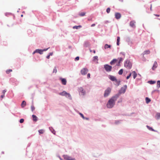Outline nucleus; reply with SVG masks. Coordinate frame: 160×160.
I'll list each match as a JSON object with an SVG mask.
<instances>
[{
  "mask_svg": "<svg viewBox=\"0 0 160 160\" xmlns=\"http://www.w3.org/2000/svg\"><path fill=\"white\" fill-rule=\"evenodd\" d=\"M119 96V94H117L115 95L110 98L107 104V107L108 108H111L115 105V101Z\"/></svg>",
  "mask_w": 160,
  "mask_h": 160,
  "instance_id": "1",
  "label": "nucleus"
},
{
  "mask_svg": "<svg viewBox=\"0 0 160 160\" xmlns=\"http://www.w3.org/2000/svg\"><path fill=\"white\" fill-rule=\"evenodd\" d=\"M111 88H107V89L105 91L104 93V97H108L110 94L111 91Z\"/></svg>",
  "mask_w": 160,
  "mask_h": 160,
  "instance_id": "2",
  "label": "nucleus"
},
{
  "mask_svg": "<svg viewBox=\"0 0 160 160\" xmlns=\"http://www.w3.org/2000/svg\"><path fill=\"white\" fill-rule=\"evenodd\" d=\"M124 66L128 69H130L132 67L131 63L129 60H127L124 63Z\"/></svg>",
  "mask_w": 160,
  "mask_h": 160,
  "instance_id": "3",
  "label": "nucleus"
},
{
  "mask_svg": "<svg viewBox=\"0 0 160 160\" xmlns=\"http://www.w3.org/2000/svg\"><path fill=\"white\" fill-rule=\"evenodd\" d=\"M104 67L106 71L108 72H110L112 69V67L108 64L104 65Z\"/></svg>",
  "mask_w": 160,
  "mask_h": 160,
  "instance_id": "4",
  "label": "nucleus"
},
{
  "mask_svg": "<svg viewBox=\"0 0 160 160\" xmlns=\"http://www.w3.org/2000/svg\"><path fill=\"white\" fill-rule=\"evenodd\" d=\"M109 78L112 81H116V82H117L118 85H119L120 83V82L117 81L116 78L115 77L112 76H110Z\"/></svg>",
  "mask_w": 160,
  "mask_h": 160,
  "instance_id": "5",
  "label": "nucleus"
},
{
  "mask_svg": "<svg viewBox=\"0 0 160 160\" xmlns=\"http://www.w3.org/2000/svg\"><path fill=\"white\" fill-rule=\"evenodd\" d=\"M127 86L126 85L124 86L123 87H122L120 90L118 94H119V95L122 93H124L126 90L127 88Z\"/></svg>",
  "mask_w": 160,
  "mask_h": 160,
  "instance_id": "6",
  "label": "nucleus"
},
{
  "mask_svg": "<svg viewBox=\"0 0 160 160\" xmlns=\"http://www.w3.org/2000/svg\"><path fill=\"white\" fill-rule=\"evenodd\" d=\"M78 91L79 92V94L80 95H83L85 94V92L83 90V88L80 87L78 89Z\"/></svg>",
  "mask_w": 160,
  "mask_h": 160,
  "instance_id": "7",
  "label": "nucleus"
},
{
  "mask_svg": "<svg viewBox=\"0 0 160 160\" xmlns=\"http://www.w3.org/2000/svg\"><path fill=\"white\" fill-rule=\"evenodd\" d=\"M88 72V69L85 68H83L81 71V73L82 75H85L87 74Z\"/></svg>",
  "mask_w": 160,
  "mask_h": 160,
  "instance_id": "8",
  "label": "nucleus"
},
{
  "mask_svg": "<svg viewBox=\"0 0 160 160\" xmlns=\"http://www.w3.org/2000/svg\"><path fill=\"white\" fill-rule=\"evenodd\" d=\"M64 158L66 160H75V159L67 155L64 156Z\"/></svg>",
  "mask_w": 160,
  "mask_h": 160,
  "instance_id": "9",
  "label": "nucleus"
},
{
  "mask_svg": "<svg viewBox=\"0 0 160 160\" xmlns=\"http://www.w3.org/2000/svg\"><path fill=\"white\" fill-rule=\"evenodd\" d=\"M48 49L47 48V49H44L43 50H42V49H37L36 50V51L39 54H42V52L43 51H46Z\"/></svg>",
  "mask_w": 160,
  "mask_h": 160,
  "instance_id": "10",
  "label": "nucleus"
},
{
  "mask_svg": "<svg viewBox=\"0 0 160 160\" xmlns=\"http://www.w3.org/2000/svg\"><path fill=\"white\" fill-rule=\"evenodd\" d=\"M158 66V65L157 62L156 61H155L152 68V70H155L156 68Z\"/></svg>",
  "mask_w": 160,
  "mask_h": 160,
  "instance_id": "11",
  "label": "nucleus"
},
{
  "mask_svg": "<svg viewBox=\"0 0 160 160\" xmlns=\"http://www.w3.org/2000/svg\"><path fill=\"white\" fill-rule=\"evenodd\" d=\"M121 16V14L119 13L116 12L115 13V17L117 19H120Z\"/></svg>",
  "mask_w": 160,
  "mask_h": 160,
  "instance_id": "12",
  "label": "nucleus"
},
{
  "mask_svg": "<svg viewBox=\"0 0 160 160\" xmlns=\"http://www.w3.org/2000/svg\"><path fill=\"white\" fill-rule=\"evenodd\" d=\"M136 22L134 21H132L130 22V25L131 27L134 28L135 27V23Z\"/></svg>",
  "mask_w": 160,
  "mask_h": 160,
  "instance_id": "13",
  "label": "nucleus"
},
{
  "mask_svg": "<svg viewBox=\"0 0 160 160\" xmlns=\"http://www.w3.org/2000/svg\"><path fill=\"white\" fill-rule=\"evenodd\" d=\"M60 80L61 81L62 84L63 85H66L67 83V80L65 78H61Z\"/></svg>",
  "mask_w": 160,
  "mask_h": 160,
  "instance_id": "14",
  "label": "nucleus"
},
{
  "mask_svg": "<svg viewBox=\"0 0 160 160\" xmlns=\"http://www.w3.org/2000/svg\"><path fill=\"white\" fill-rule=\"evenodd\" d=\"M118 61V60L116 59H113L110 62V64L112 65L114 64L116 62Z\"/></svg>",
  "mask_w": 160,
  "mask_h": 160,
  "instance_id": "15",
  "label": "nucleus"
},
{
  "mask_svg": "<svg viewBox=\"0 0 160 160\" xmlns=\"http://www.w3.org/2000/svg\"><path fill=\"white\" fill-rule=\"evenodd\" d=\"M67 94V92L65 91H63L62 92L59 93V94L62 96H66Z\"/></svg>",
  "mask_w": 160,
  "mask_h": 160,
  "instance_id": "16",
  "label": "nucleus"
},
{
  "mask_svg": "<svg viewBox=\"0 0 160 160\" xmlns=\"http://www.w3.org/2000/svg\"><path fill=\"white\" fill-rule=\"evenodd\" d=\"M132 76H133V78L134 79L137 76V74L136 73L135 71H133L132 72Z\"/></svg>",
  "mask_w": 160,
  "mask_h": 160,
  "instance_id": "17",
  "label": "nucleus"
},
{
  "mask_svg": "<svg viewBox=\"0 0 160 160\" xmlns=\"http://www.w3.org/2000/svg\"><path fill=\"white\" fill-rule=\"evenodd\" d=\"M26 105V102L25 101H23L22 102L21 104V106L22 108H24Z\"/></svg>",
  "mask_w": 160,
  "mask_h": 160,
  "instance_id": "18",
  "label": "nucleus"
},
{
  "mask_svg": "<svg viewBox=\"0 0 160 160\" xmlns=\"http://www.w3.org/2000/svg\"><path fill=\"white\" fill-rule=\"evenodd\" d=\"M33 120L34 121L36 122L37 120V117L35 115H32Z\"/></svg>",
  "mask_w": 160,
  "mask_h": 160,
  "instance_id": "19",
  "label": "nucleus"
},
{
  "mask_svg": "<svg viewBox=\"0 0 160 160\" xmlns=\"http://www.w3.org/2000/svg\"><path fill=\"white\" fill-rule=\"evenodd\" d=\"M82 27V26L81 25L79 26H75L73 27V29H78L79 28H80Z\"/></svg>",
  "mask_w": 160,
  "mask_h": 160,
  "instance_id": "20",
  "label": "nucleus"
},
{
  "mask_svg": "<svg viewBox=\"0 0 160 160\" xmlns=\"http://www.w3.org/2000/svg\"><path fill=\"white\" fill-rule=\"evenodd\" d=\"M120 40V37H118L117 39V44L118 46L119 45Z\"/></svg>",
  "mask_w": 160,
  "mask_h": 160,
  "instance_id": "21",
  "label": "nucleus"
},
{
  "mask_svg": "<svg viewBox=\"0 0 160 160\" xmlns=\"http://www.w3.org/2000/svg\"><path fill=\"white\" fill-rule=\"evenodd\" d=\"M156 117L157 119H159L160 118V113H157L156 115Z\"/></svg>",
  "mask_w": 160,
  "mask_h": 160,
  "instance_id": "22",
  "label": "nucleus"
},
{
  "mask_svg": "<svg viewBox=\"0 0 160 160\" xmlns=\"http://www.w3.org/2000/svg\"><path fill=\"white\" fill-rule=\"evenodd\" d=\"M146 102L147 103H149L150 101L151 100L148 98L146 97L145 98Z\"/></svg>",
  "mask_w": 160,
  "mask_h": 160,
  "instance_id": "23",
  "label": "nucleus"
},
{
  "mask_svg": "<svg viewBox=\"0 0 160 160\" xmlns=\"http://www.w3.org/2000/svg\"><path fill=\"white\" fill-rule=\"evenodd\" d=\"M111 46L110 45H108V44H105L104 46V48L106 49L108 48H111Z\"/></svg>",
  "mask_w": 160,
  "mask_h": 160,
  "instance_id": "24",
  "label": "nucleus"
},
{
  "mask_svg": "<svg viewBox=\"0 0 160 160\" xmlns=\"http://www.w3.org/2000/svg\"><path fill=\"white\" fill-rule=\"evenodd\" d=\"M150 53V51L149 50H147L144 51L143 52V54H149Z\"/></svg>",
  "mask_w": 160,
  "mask_h": 160,
  "instance_id": "25",
  "label": "nucleus"
},
{
  "mask_svg": "<svg viewBox=\"0 0 160 160\" xmlns=\"http://www.w3.org/2000/svg\"><path fill=\"white\" fill-rule=\"evenodd\" d=\"M93 60L94 61H96L98 60V57L97 56H94L93 57Z\"/></svg>",
  "mask_w": 160,
  "mask_h": 160,
  "instance_id": "26",
  "label": "nucleus"
},
{
  "mask_svg": "<svg viewBox=\"0 0 160 160\" xmlns=\"http://www.w3.org/2000/svg\"><path fill=\"white\" fill-rule=\"evenodd\" d=\"M157 87L159 88L160 87V81H158L157 82Z\"/></svg>",
  "mask_w": 160,
  "mask_h": 160,
  "instance_id": "27",
  "label": "nucleus"
},
{
  "mask_svg": "<svg viewBox=\"0 0 160 160\" xmlns=\"http://www.w3.org/2000/svg\"><path fill=\"white\" fill-rule=\"evenodd\" d=\"M123 72V69H121L119 70L118 73L119 74V75H122V74Z\"/></svg>",
  "mask_w": 160,
  "mask_h": 160,
  "instance_id": "28",
  "label": "nucleus"
},
{
  "mask_svg": "<svg viewBox=\"0 0 160 160\" xmlns=\"http://www.w3.org/2000/svg\"><path fill=\"white\" fill-rule=\"evenodd\" d=\"M85 14V12H82L79 14V15L81 16H84Z\"/></svg>",
  "mask_w": 160,
  "mask_h": 160,
  "instance_id": "29",
  "label": "nucleus"
},
{
  "mask_svg": "<svg viewBox=\"0 0 160 160\" xmlns=\"http://www.w3.org/2000/svg\"><path fill=\"white\" fill-rule=\"evenodd\" d=\"M31 110L32 112H33V111L35 109V108L33 105L31 106Z\"/></svg>",
  "mask_w": 160,
  "mask_h": 160,
  "instance_id": "30",
  "label": "nucleus"
},
{
  "mask_svg": "<svg viewBox=\"0 0 160 160\" xmlns=\"http://www.w3.org/2000/svg\"><path fill=\"white\" fill-rule=\"evenodd\" d=\"M67 97H68V98H69L70 99L71 98V96L69 93H67V94L66 95V96Z\"/></svg>",
  "mask_w": 160,
  "mask_h": 160,
  "instance_id": "31",
  "label": "nucleus"
},
{
  "mask_svg": "<svg viewBox=\"0 0 160 160\" xmlns=\"http://www.w3.org/2000/svg\"><path fill=\"white\" fill-rule=\"evenodd\" d=\"M149 83L150 84H153L155 83L156 82L155 81H150L149 82Z\"/></svg>",
  "mask_w": 160,
  "mask_h": 160,
  "instance_id": "32",
  "label": "nucleus"
},
{
  "mask_svg": "<svg viewBox=\"0 0 160 160\" xmlns=\"http://www.w3.org/2000/svg\"><path fill=\"white\" fill-rule=\"evenodd\" d=\"M111 9L109 8H107L106 12L107 13H108L110 12Z\"/></svg>",
  "mask_w": 160,
  "mask_h": 160,
  "instance_id": "33",
  "label": "nucleus"
},
{
  "mask_svg": "<svg viewBox=\"0 0 160 160\" xmlns=\"http://www.w3.org/2000/svg\"><path fill=\"white\" fill-rule=\"evenodd\" d=\"M12 71V70L10 69L7 70L6 71V72L8 74V73H9L10 72H11Z\"/></svg>",
  "mask_w": 160,
  "mask_h": 160,
  "instance_id": "34",
  "label": "nucleus"
},
{
  "mask_svg": "<svg viewBox=\"0 0 160 160\" xmlns=\"http://www.w3.org/2000/svg\"><path fill=\"white\" fill-rule=\"evenodd\" d=\"M38 132L40 134H42L44 132V131L42 129H41L38 130Z\"/></svg>",
  "mask_w": 160,
  "mask_h": 160,
  "instance_id": "35",
  "label": "nucleus"
},
{
  "mask_svg": "<svg viewBox=\"0 0 160 160\" xmlns=\"http://www.w3.org/2000/svg\"><path fill=\"white\" fill-rule=\"evenodd\" d=\"M57 72V69L56 67H55L53 70V72L56 73Z\"/></svg>",
  "mask_w": 160,
  "mask_h": 160,
  "instance_id": "36",
  "label": "nucleus"
},
{
  "mask_svg": "<svg viewBox=\"0 0 160 160\" xmlns=\"http://www.w3.org/2000/svg\"><path fill=\"white\" fill-rule=\"evenodd\" d=\"M131 74H132V73H130L129 75L128 76H127V78H126L127 79H128L130 77H131Z\"/></svg>",
  "mask_w": 160,
  "mask_h": 160,
  "instance_id": "37",
  "label": "nucleus"
},
{
  "mask_svg": "<svg viewBox=\"0 0 160 160\" xmlns=\"http://www.w3.org/2000/svg\"><path fill=\"white\" fill-rule=\"evenodd\" d=\"M24 120L23 119H21L20 120V122L21 123H22L24 122Z\"/></svg>",
  "mask_w": 160,
  "mask_h": 160,
  "instance_id": "38",
  "label": "nucleus"
},
{
  "mask_svg": "<svg viewBox=\"0 0 160 160\" xmlns=\"http://www.w3.org/2000/svg\"><path fill=\"white\" fill-rule=\"evenodd\" d=\"M80 115L82 117V118H83V119H85V118L83 116V115L81 113H80Z\"/></svg>",
  "mask_w": 160,
  "mask_h": 160,
  "instance_id": "39",
  "label": "nucleus"
},
{
  "mask_svg": "<svg viewBox=\"0 0 160 160\" xmlns=\"http://www.w3.org/2000/svg\"><path fill=\"white\" fill-rule=\"evenodd\" d=\"M79 57H77L75 58V60H79Z\"/></svg>",
  "mask_w": 160,
  "mask_h": 160,
  "instance_id": "40",
  "label": "nucleus"
},
{
  "mask_svg": "<svg viewBox=\"0 0 160 160\" xmlns=\"http://www.w3.org/2000/svg\"><path fill=\"white\" fill-rule=\"evenodd\" d=\"M90 73H88L87 75V78H90Z\"/></svg>",
  "mask_w": 160,
  "mask_h": 160,
  "instance_id": "41",
  "label": "nucleus"
},
{
  "mask_svg": "<svg viewBox=\"0 0 160 160\" xmlns=\"http://www.w3.org/2000/svg\"><path fill=\"white\" fill-rule=\"evenodd\" d=\"M147 127L148 128H149V130H152V131H154L153 129L152 128H150V127L149 128V127L148 126H147Z\"/></svg>",
  "mask_w": 160,
  "mask_h": 160,
  "instance_id": "42",
  "label": "nucleus"
},
{
  "mask_svg": "<svg viewBox=\"0 0 160 160\" xmlns=\"http://www.w3.org/2000/svg\"><path fill=\"white\" fill-rule=\"evenodd\" d=\"M119 63H120V62L122 60V58H119Z\"/></svg>",
  "mask_w": 160,
  "mask_h": 160,
  "instance_id": "43",
  "label": "nucleus"
},
{
  "mask_svg": "<svg viewBox=\"0 0 160 160\" xmlns=\"http://www.w3.org/2000/svg\"><path fill=\"white\" fill-rule=\"evenodd\" d=\"M6 92V91L5 90H4L2 91V93L3 94H4L5 95V92Z\"/></svg>",
  "mask_w": 160,
  "mask_h": 160,
  "instance_id": "44",
  "label": "nucleus"
},
{
  "mask_svg": "<svg viewBox=\"0 0 160 160\" xmlns=\"http://www.w3.org/2000/svg\"><path fill=\"white\" fill-rule=\"evenodd\" d=\"M4 95H4V94H3L1 96V98H3L4 97Z\"/></svg>",
  "mask_w": 160,
  "mask_h": 160,
  "instance_id": "45",
  "label": "nucleus"
},
{
  "mask_svg": "<svg viewBox=\"0 0 160 160\" xmlns=\"http://www.w3.org/2000/svg\"><path fill=\"white\" fill-rule=\"evenodd\" d=\"M52 54H53V53H52V52H50V53H49V55L50 56H52Z\"/></svg>",
  "mask_w": 160,
  "mask_h": 160,
  "instance_id": "46",
  "label": "nucleus"
},
{
  "mask_svg": "<svg viewBox=\"0 0 160 160\" xmlns=\"http://www.w3.org/2000/svg\"><path fill=\"white\" fill-rule=\"evenodd\" d=\"M50 56L49 55H48V56H47V58H48V59H49V58H50Z\"/></svg>",
  "mask_w": 160,
  "mask_h": 160,
  "instance_id": "47",
  "label": "nucleus"
},
{
  "mask_svg": "<svg viewBox=\"0 0 160 160\" xmlns=\"http://www.w3.org/2000/svg\"><path fill=\"white\" fill-rule=\"evenodd\" d=\"M95 25V24H93L91 25V27H94Z\"/></svg>",
  "mask_w": 160,
  "mask_h": 160,
  "instance_id": "48",
  "label": "nucleus"
},
{
  "mask_svg": "<svg viewBox=\"0 0 160 160\" xmlns=\"http://www.w3.org/2000/svg\"><path fill=\"white\" fill-rule=\"evenodd\" d=\"M36 50L32 53V54H34L35 53H36Z\"/></svg>",
  "mask_w": 160,
  "mask_h": 160,
  "instance_id": "49",
  "label": "nucleus"
},
{
  "mask_svg": "<svg viewBox=\"0 0 160 160\" xmlns=\"http://www.w3.org/2000/svg\"><path fill=\"white\" fill-rule=\"evenodd\" d=\"M154 15L156 16H157V17H159V15H158V14H154Z\"/></svg>",
  "mask_w": 160,
  "mask_h": 160,
  "instance_id": "50",
  "label": "nucleus"
},
{
  "mask_svg": "<svg viewBox=\"0 0 160 160\" xmlns=\"http://www.w3.org/2000/svg\"><path fill=\"white\" fill-rule=\"evenodd\" d=\"M150 10L152 11V5H151Z\"/></svg>",
  "mask_w": 160,
  "mask_h": 160,
  "instance_id": "51",
  "label": "nucleus"
},
{
  "mask_svg": "<svg viewBox=\"0 0 160 160\" xmlns=\"http://www.w3.org/2000/svg\"><path fill=\"white\" fill-rule=\"evenodd\" d=\"M93 53H95L96 52H95V50H93Z\"/></svg>",
  "mask_w": 160,
  "mask_h": 160,
  "instance_id": "52",
  "label": "nucleus"
},
{
  "mask_svg": "<svg viewBox=\"0 0 160 160\" xmlns=\"http://www.w3.org/2000/svg\"><path fill=\"white\" fill-rule=\"evenodd\" d=\"M21 16L22 17H23V15H21Z\"/></svg>",
  "mask_w": 160,
  "mask_h": 160,
  "instance_id": "53",
  "label": "nucleus"
},
{
  "mask_svg": "<svg viewBox=\"0 0 160 160\" xmlns=\"http://www.w3.org/2000/svg\"><path fill=\"white\" fill-rule=\"evenodd\" d=\"M60 160H62V159L61 158H60Z\"/></svg>",
  "mask_w": 160,
  "mask_h": 160,
  "instance_id": "54",
  "label": "nucleus"
}]
</instances>
